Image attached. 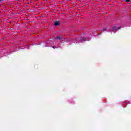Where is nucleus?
<instances>
[{"mask_svg":"<svg viewBox=\"0 0 131 131\" xmlns=\"http://www.w3.org/2000/svg\"><path fill=\"white\" fill-rule=\"evenodd\" d=\"M55 26H58V25H60V21H55L54 23Z\"/></svg>","mask_w":131,"mask_h":131,"instance_id":"1","label":"nucleus"},{"mask_svg":"<svg viewBox=\"0 0 131 131\" xmlns=\"http://www.w3.org/2000/svg\"><path fill=\"white\" fill-rule=\"evenodd\" d=\"M116 30H117V28H116L115 26H113L112 31H116Z\"/></svg>","mask_w":131,"mask_h":131,"instance_id":"2","label":"nucleus"},{"mask_svg":"<svg viewBox=\"0 0 131 131\" xmlns=\"http://www.w3.org/2000/svg\"><path fill=\"white\" fill-rule=\"evenodd\" d=\"M55 39L60 40L62 39V37L58 36L55 38Z\"/></svg>","mask_w":131,"mask_h":131,"instance_id":"3","label":"nucleus"},{"mask_svg":"<svg viewBox=\"0 0 131 131\" xmlns=\"http://www.w3.org/2000/svg\"><path fill=\"white\" fill-rule=\"evenodd\" d=\"M86 39V38L83 37L82 38H80V40H85Z\"/></svg>","mask_w":131,"mask_h":131,"instance_id":"4","label":"nucleus"},{"mask_svg":"<svg viewBox=\"0 0 131 131\" xmlns=\"http://www.w3.org/2000/svg\"><path fill=\"white\" fill-rule=\"evenodd\" d=\"M127 3H129L130 2V0H125Z\"/></svg>","mask_w":131,"mask_h":131,"instance_id":"5","label":"nucleus"},{"mask_svg":"<svg viewBox=\"0 0 131 131\" xmlns=\"http://www.w3.org/2000/svg\"><path fill=\"white\" fill-rule=\"evenodd\" d=\"M52 48H53V49H55V46H52Z\"/></svg>","mask_w":131,"mask_h":131,"instance_id":"6","label":"nucleus"},{"mask_svg":"<svg viewBox=\"0 0 131 131\" xmlns=\"http://www.w3.org/2000/svg\"><path fill=\"white\" fill-rule=\"evenodd\" d=\"M120 27H118V29H120Z\"/></svg>","mask_w":131,"mask_h":131,"instance_id":"7","label":"nucleus"},{"mask_svg":"<svg viewBox=\"0 0 131 131\" xmlns=\"http://www.w3.org/2000/svg\"><path fill=\"white\" fill-rule=\"evenodd\" d=\"M3 0H0V2H2V1H3Z\"/></svg>","mask_w":131,"mask_h":131,"instance_id":"8","label":"nucleus"}]
</instances>
